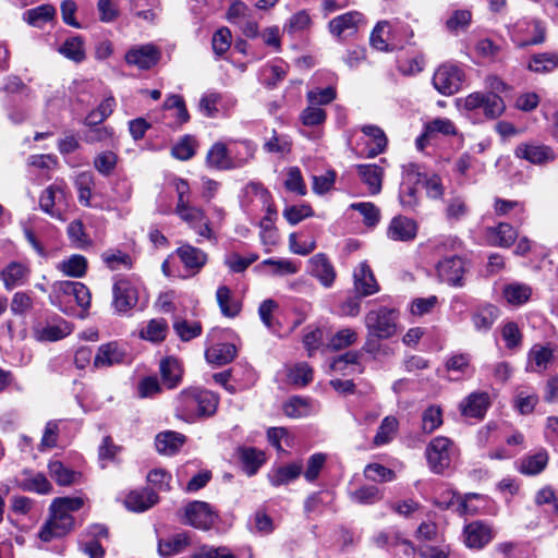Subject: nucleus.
<instances>
[{"mask_svg":"<svg viewBox=\"0 0 558 558\" xmlns=\"http://www.w3.org/2000/svg\"><path fill=\"white\" fill-rule=\"evenodd\" d=\"M284 187L299 196H305L307 193L306 184L303 180L301 170L298 167H290L286 171Z\"/></svg>","mask_w":558,"mask_h":558,"instance_id":"56","label":"nucleus"},{"mask_svg":"<svg viewBox=\"0 0 558 558\" xmlns=\"http://www.w3.org/2000/svg\"><path fill=\"white\" fill-rule=\"evenodd\" d=\"M68 236L74 247L86 250L93 245V241L85 232L84 225L81 220H73L66 228Z\"/></svg>","mask_w":558,"mask_h":558,"instance_id":"53","label":"nucleus"},{"mask_svg":"<svg viewBox=\"0 0 558 558\" xmlns=\"http://www.w3.org/2000/svg\"><path fill=\"white\" fill-rule=\"evenodd\" d=\"M354 290L360 296H368L379 291V284L366 262L360 263L353 270Z\"/></svg>","mask_w":558,"mask_h":558,"instance_id":"18","label":"nucleus"},{"mask_svg":"<svg viewBox=\"0 0 558 558\" xmlns=\"http://www.w3.org/2000/svg\"><path fill=\"white\" fill-rule=\"evenodd\" d=\"M365 24L364 15L359 11H350L329 21L330 34L339 39L354 35Z\"/></svg>","mask_w":558,"mask_h":558,"instance_id":"12","label":"nucleus"},{"mask_svg":"<svg viewBox=\"0 0 558 558\" xmlns=\"http://www.w3.org/2000/svg\"><path fill=\"white\" fill-rule=\"evenodd\" d=\"M282 216L291 226H295L305 218L314 216V210L308 204L287 206Z\"/></svg>","mask_w":558,"mask_h":558,"instance_id":"59","label":"nucleus"},{"mask_svg":"<svg viewBox=\"0 0 558 558\" xmlns=\"http://www.w3.org/2000/svg\"><path fill=\"white\" fill-rule=\"evenodd\" d=\"M160 58L159 50L153 45H143L131 48L125 54L128 64L141 70H148L157 64Z\"/></svg>","mask_w":558,"mask_h":558,"instance_id":"19","label":"nucleus"},{"mask_svg":"<svg viewBox=\"0 0 558 558\" xmlns=\"http://www.w3.org/2000/svg\"><path fill=\"white\" fill-rule=\"evenodd\" d=\"M216 298L221 313L225 316L234 317L240 313L241 304L233 299L232 292L228 287H219L217 289Z\"/></svg>","mask_w":558,"mask_h":558,"instance_id":"48","label":"nucleus"},{"mask_svg":"<svg viewBox=\"0 0 558 558\" xmlns=\"http://www.w3.org/2000/svg\"><path fill=\"white\" fill-rule=\"evenodd\" d=\"M190 558H238L230 548L220 546H202Z\"/></svg>","mask_w":558,"mask_h":558,"instance_id":"64","label":"nucleus"},{"mask_svg":"<svg viewBox=\"0 0 558 558\" xmlns=\"http://www.w3.org/2000/svg\"><path fill=\"white\" fill-rule=\"evenodd\" d=\"M472 356L466 352H453L445 362V369L449 374L451 380L469 378L474 374L472 366Z\"/></svg>","mask_w":558,"mask_h":558,"instance_id":"17","label":"nucleus"},{"mask_svg":"<svg viewBox=\"0 0 558 558\" xmlns=\"http://www.w3.org/2000/svg\"><path fill=\"white\" fill-rule=\"evenodd\" d=\"M458 106L466 111L483 109L488 119H496L505 111V102L499 95L494 93L475 92L457 100Z\"/></svg>","mask_w":558,"mask_h":558,"instance_id":"5","label":"nucleus"},{"mask_svg":"<svg viewBox=\"0 0 558 558\" xmlns=\"http://www.w3.org/2000/svg\"><path fill=\"white\" fill-rule=\"evenodd\" d=\"M57 268L65 276L82 278L87 270V259L80 254H73L69 258L61 260Z\"/></svg>","mask_w":558,"mask_h":558,"instance_id":"42","label":"nucleus"},{"mask_svg":"<svg viewBox=\"0 0 558 558\" xmlns=\"http://www.w3.org/2000/svg\"><path fill=\"white\" fill-rule=\"evenodd\" d=\"M236 355V349L231 343H219L208 348L205 356L208 363L225 365L230 363Z\"/></svg>","mask_w":558,"mask_h":558,"instance_id":"40","label":"nucleus"},{"mask_svg":"<svg viewBox=\"0 0 558 558\" xmlns=\"http://www.w3.org/2000/svg\"><path fill=\"white\" fill-rule=\"evenodd\" d=\"M93 183V174L88 171L80 173L75 179V187L77 190L78 201L85 206H89Z\"/></svg>","mask_w":558,"mask_h":558,"instance_id":"60","label":"nucleus"},{"mask_svg":"<svg viewBox=\"0 0 558 558\" xmlns=\"http://www.w3.org/2000/svg\"><path fill=\"white\" fill-rule=\"evenodd\" d=\"M532 288L522 282H511L504 287L502 296L512 306H520L526 303L532 296Z\"/></svg>","mask_w":558,"mask_h":558,"instance_id":"34","label":"nucleus"},{"mask_svg":"<svg viewBox=\"0 0 558 558\" xmlns=\"http://www.w3.org/2000/svg\"><path fill=\"white\" fill-rule=\"evenodd\" d=\"M233 169L247 165L255 155L256 147L250 141L234 143L230 148Z\"/></svg>","mask_w":558,"mask_h":558,"instance_id":"39","label":"nucleus"},{"mask_svg":"<svg viewBox=\"0 0 558 558\" xmlns=\"http://www.w3.org/2000/svg\"><path fill=\"white\" fill-rule=\"evenodd\" d=\"M445 204V217L450 222L460 221L469 215L470 209L462 195L451 194Z\"/></svg>","mask_w":558,"mask_h":558,"instance_id":"38","label":"nucleus"},{"mask_svg":"<svg viewBox=\"0 0 558 558\" xmlns=\"http://www.w3.org/2000/svg\"><path fill=\"white\" fill-rule=\"evenodd\" d=\"M251 187L255 191L256 195L259 196L266 208V215L262 219L259 227L260 229H266L268 232H272V229H275L274 223L277 216V211L271 204V196L269 192L259 184H251Z\"/></svg>","mask_w":558,"mask_h":558,"instance_id":"41","label":"nucleus"},{"mask_svg":"<svg viewBox=\"0 0 558 558\" xmlns=\"http://www.w3.org/2000/svg\"><path fill=\"white\" fill-rule=\"evenodd\" d=\"M554 361V350L549 344L535 343L527 352L525 372L543 375Z\"/></svg>","mask_w":558,"mask_h":558,"instance_id":"13","label":"nucleus"},{"mask_svg":"<svg viewBox=\"0 0 558 558\" xmlns=\"http://www.w3.org/2000/svg\"><path fill=\"white\" fill-rule=\"evenodd\" d=\"M58 52L75 63H81L86 59L85 41L78 35L71 36L58 48Z\"/></svg>","mask_w":558,"mask_h":558,"instance_id":"36","label":"nucleus"},{"mask_svg":"<svg viewBox=\"0 0 558 558\" xmlns=\"http://www.w3.org/2000/svg\"><path fill=\"white\" fill-rule=\"evenodd\" d=\"M289 65L283 60L280 59H277L274 62L266 64L262 69V76L264 83L269 87L276 86L286 77Z\"/></svg>","mask_w":558,"mask_h":558,"instance_id":"44","label":"nucleus"},{"mask_svg":"<svg viewBox=\"0 0 558 558\" xmlns=\"http://www.w3.org/2000/svg\"><path fill=\"white\" fill-rule=\"evenodd\" d=\"M442 424V411L438 405H429L422 414V428L429 434Z\"/></svg>","mask_w":558,"mask_h":558,"instance_id":"62","label":"nucleus"},{"mask_svg":"<svg viewBox=\"0 0 558 558\" xmlns=\"http://www.w3.org/2000/svg\"><path fill=\"white\" fill-rule=\"evenodd\" d=\"M398 312L387 306L368 311L364 318L366 337L392 338L398 331Z\"/></svg>","mask_w":558,"mask_h":558,"instance_id":"4","label":"nucleus"},{"mask_svg":"<svg viewBox=\"0 0 558 558\" xmlns=\"http://www.w3.org/2000/svg\"><path fill=\"white\" fill-rule=\"evenodd\" d=\"M287 377L290 384L304 387L313 380V369L307 363L300 362L288 368Z\"/></svg>","mask_w":558,"mask_h":558,"instance_id":"52","label":"nucleus"},{"mask_svg":"<svg viewBox=\"0 0 558 558\" xmlns=\"http://www.w3.org/2000/svg\"><path fill=\"white\" fill-rule=\"evenodd\" d=\"M512 41L520 48L545 41V27L536 20H520L509 26Z\"/></svg>","mask_w":558,"mask_h":558,"instance_id":"7","label":"nucleus"},{"mask_svg":"<svg viewBox=\"0 0 558 558\" xmlns=\"http://www.w3.org/2000/svg\"><path fill=\"white\" fill-rule=\"evenodd\" d=\"M28 275L29 269L20 263H11L1 271V278L7 290L24 284Z\"/></svg>","mask_w":558,"mask_h":558,"instance_id":"37","label":"nucleus"},{"mask_svg":"<svg viewBox=\"0 0 558 558\" xmlns=\"http://www.w3.org/2000/svg\"><path fill=\"white\" fill-rule=\"evenodd\" d=\"M436 269L441 281L452 287L464 286L463 276L466 271V265L461 257L444 258L438 262Z\"/></svg>","mask_w":558,"mask_h":558,"instance_id":"14","label":"nucleus"},{"mask_svg":"<svg viewBox=\"0 0 558 558\" xmlns=\"http://www.w3.org/2000/svg\"><path fill=\"white\" fill-rule=\"evenodd\" d=\"M417 223L405 216H396L387 228V236L392 241L409 242L416 238Z\"/></svg>","mask_w":558,"mask_h":558,"instance_id":"20","label":"nucleus"},{"mask_svg":"<svg viewBox=\"0 0 558 558\" xmlns=\"http://www.w3.org/2000/svg\"><path fill=\"white\" fill-rule=\"evenodd\" d=\"M218 396L199 388L183 390L179 397V417L192 423L199 417L213 415L218 407Z\"/></svg>","mask_w":558,"mask_h":558,"instance_id":"2","label":"nucleus"},{"mask_svg":"<svg viewBox=\"0 0 558 558\" xmlns=\"http://www.w3.org/2000/svg\"><path fill=\"white\" fill-rule=\"evenodd\" d=\"M225 108V95L216 90H207L198 101V110L206 118H216Z\"/></svg>","mask_w":558,"mask_h":558,"instance_id":"30","label":"nucleus"},{"mask_svg":"<svg viewBox=\"0 0 558 558\" xmlns=\"http://www.w3.org/2000/svg\"><path fill=\"white\" fill-rule=\"evenodd\" d=\"M50 476L61 486L75 483L78 474L63 465L60 461H51L48 465Z\"/></svg>","mask_w":558,"mask_h":558,"instance_id":"57","label":"nucleus"},{"mask_svg":"<svg viewBox=\"0 0 558 558\" xmlns=\"http://www.w3.org/2000/svg\"><path fill=\"white\" fill-rule=\"evenodd\" d=\"M177 216L198 236L204 239H210L213 236L209 220L201 207L194 204L184 206L177 205Z\"/></svg>","mask_w":558,"mask_h":558,"instance_id":"10","label":"nucleus"},{"mask_svg":"<svg viewBox=\"0 0 558 558\" xmlns=\"http://www.w3.org/2000/svg\"><path fill=\"white\" fill-rule=\"evenodd\" d=\"M94 168L102 175L109 177L118 163V156L111 150L99 153L94 159Z\"/></svg>","mask_w":558,"mask_h":558,"instance_id":"58","label":"nucleus"},{"mask_svg":"<svg viewBox=\"0 0 558 558\" xmlns=\"http://www.w3.org/2000/svg\"><path fill=\"white\" fill-rule=\"evenodd\" d=\"M252 14V10L243 1L234 0L227 10L226 20L229 23L239 26Z\"/></svg>","mask_w":558,"mask_h":558,"instance_id":"61","label":"nucleus"},{"mask_svg":"<svg viewBox=\"0 0 558 558\" xmlns=\"http://www.w3.org/2000/svg\"><path fill=\"white\" fill-rule=\"evenodd\" d=\"M386 339L387 338L366 337L363 350L374 359L391 356L395 354L393 348L390 344L381 342V340Z\"/></svg>","mask_w":558,"mask_h":558,"instance_id":"55","label":"nucleus"},{"mask_svg":"<svg viewBox=\"0 0 558 558\" xmlns=\"http://www.w3.org/2000/svg\"><path fill=\"white\" fill-rule=\"evenodd\" d=\"M361 130L363 134L368 137L365 156L373 158L381 154L387 146V137L384 131L376 125H364Z\"/></svg>","mask_w":558,"mask_h":558,"instance_id":"29","label":"nucleus"},{"mask_svg":"<svg viewBox=\"0 0 558 558\" xmlns=\"http://www.w3.org/2000/svg\"><path fill=\"white\" fill-rule=\"evenodd\" d=\"M308 269L310 274L317 278L324 287L329 288L332 286L336 279V271L325 254L318 253L311 257L308 260Z\"/></svg>","mask_w":558,"mask_h":558,"instance_id":"21","label":"nucleus"},{"mask_svg":"<svg viewBox=\"0 0 558 558\" xmlns=\"http://www.w3.org/2000/svg\"><path fill=\"white\" fill-rule=\"evenodd\" d=\"M487 238L492 245L500 247L511 246L518 238L515 229L507 222L487 229Z\"/></svg>","mask_w":558,"mask_h":558,"instance_id":"28","label":"nucleus"},{"mask_svg":"<svg viewBox=\"0 0 558 558\" xmlns=\"http://www.w3.org/2000/svg\"><path fill=\"white\" fill-rule=\"evenodd\" d=\"M283 412L289 417L299 418L308 415L311 407L306 399L294 397L284 403Z\"/></svg>","mask_w":558,"mask_h":558,"instance_id":"63","label":"nucleus"},{"mask_svg":"<svg viewBox=\"0 0 558 558\" xmlns=\"http://www.w3.org/2000/svg\"><path fill=\"white\" fill-rule=\"evenodd\" d=\"M391 39V26L387 21H380L374 27L369 41L372 47L379 51H389Z\"/></svg>","mask_w":558,"mask_h":558,"instance_id":"46","label":"nucleus"},{"mask_svg":"<svg viewBox=\"0 0 558 558\" xmlns=\"http://www.w3.org/2000/svg\"><path fill=\"white\" fill-rule=\"evenodd\" d=\"M112 305L118 313L129 312L138 301L137 288L128 279L116 280L112 287Z\"/></svg>","mask_w":558,"mask_h":558,"instance_id":"11","label":"nucleus"},{"mask_svg":"<svg viewBox=\"0 0 558 558\" xmlns=\"http://www.w3.org/2000/svg\"><path fill=\"white\" fill-rule=\"evenodd\" d=\"M56 10L50 4H43L35 9H31L24 12L23 19L29 25L35 27H41L45 23L51 21L54 17Z\"/></svg>","mask_w":558,"mask_h":558,"instance_id":"50","label":"nucleus"},{"mask_svg":"<svg viewBox=\"0 0 558 558\" xmlns=\"http://www.w3.org/2000/svg\"><path fill=\"white\" fill-rule=\"evenodd\" d=\"M71 192L63 179H57L40 194L39 208L51 218L64 221V214L69 208Z\"/></svg>","mask_w":558,"mask_h":558,"instance_id":"3","label":"nucleus"},{"mask_svg":"<svg viewBox=\"0 0 558 558\" xmlns=\"http://www.w3.org/2000/svg\"><path fill=\"white\" fill-rule=\"evenodd\" d=\"M158 502L156 493L149 488L132 490L124 500L125 507L135 512H143Z\"/></svg>","mask_w":558,"mask_h":558,"instance_id":"24","label":"nucleus"},{"mask_svg":"<svg viewBox=\"0 0 558 558\" xmlns=\"http://www.w3.org/2000/svg\"><path fill=\"white\" fill-rule=\"evenodd\" d=\"M399 422L395 416H386L378 427L374 437L375 446H383L390 442L397 434Z\"/></svg>","mask_w":558,"mask_h":558,"instance_id":"54","label":"nucleus"},{"mask_svg":"<svg viewBox=\"0 0 558 558\" xmlns=\"http://www.w3.org/2000/svg\"><path fill=\"white\" fill-rule=\"evenodd\" d=\"M184 519L189 525L207 531L214 526L218 514L208 502L195 500L186 505Z\"/></svg>","mask_w":558,"mask_h":558,"instance_id":"9","label":"nucleus"},{"mask_svg":"<svg viewBox=\"0 0 558 558\" xmlns=\"http://www.w3.org/2000/svg\"><path fill=\"white\" fill-rule=\"evenodd\" d=\"M527 68L530 71L535 73H548L558 68V53L557 52H544L534 54Z\"/></svg>","mask_w":558,"mask_h":558,"instance_id":"47","label":"nucleus"},{"mask_svg":"<svg viewBox=\"0 0 558 558\" xmlns=\"http://www.w3.org/2000/svg\"><path fill=\"white\" fill-rule=\"evenodd\" d=\"M259 267H268L271 276H288L296 274L299 264L288 258H268L260 263Z\"/></svg>","mask_w":558,"mask_h":558,"instance_id":"49","label":"nucleus"},{"mask_svg":"<svg viewBox=\"0 0 558 558\" xmlns=\"http://www.w3.org/2000/svg\"><path fill=\"white\" fill-rule=\"evenodd\" d=\"M125 352L118 342H108L101 344L94 357V366L96 368L110 367L121 364L124 361Z\"/></svg>","mask_w":558,"mask_h":558,"instance_id":"22","label":"nucleus"},{"mask_svg":"<svg viewBox=\"0 0 558 558\" xmlns=\"http://www.w3.org/2000/svg\"><path fill=\"white\" fill-rule=\"evenodd\" d=\"M425 453L430 470L440 474L450 466L456 456V447L449 438L438 436L430 440Z\"/></svg>","mask_w":558,"mask_h":558,"instance_id":"6","label":"nucleus"},{"mask_svg":"<svg viewBox=\"0 0 558 558\" xmlns=\"http://www.w3.org/2000/svg\"><path fill=\"white\" fill-rule=\"evenodd\" d=\"M72 331L70 325L66 322L59 324H47L37 325L34 327V337L36 340L45 341H58L70 335Z\"/></svg>","mask_w":558,"mask_h":558,"instance_id":"25","label":"nucleus"},{"mask_svg":"<svg viewBox=\"0 0 558 558\" xmlns=\"http://www.w3.org/2000/svg\"><path fill=\"white\" fill-rule=\"evenodd\" d=\"M356 171L371 194L376 195L381 190L384 170L377 165H357Z\"/></svg>","mask_w":558,"mask_h":558,"instance_id":"32","label":"nucleus"},{"mask_svg":"<svg viewBox=\"0 0 558 558\" xmlns=\"http://www.w3.org/2000/svg\"><path fill=\"white\" fill-rule=\"evenodd\" d=\"M548 460V452L541 449L533 454L523 457L519 463V471L525 475H537L545 470Z\"/></svg>","mask_w":558,"mask_h":558,"instance_id":"35","label":"nucleus"},{"mask_svg":"<svg viewBox=\"0 0 558 558\" xmlns=\"http://www.w3.org/2000/svg\"><path fill=\"white\" fill-rule=\"evenodd\" d=\"M463 536L468 547L481 549L494 538L495 532L489 524L474 521L464 526Z\"/></svg>","mask_w":558,"mask_h":558,"instance_id":"16","label":"nucleus"},{"mask_svg":"<svg viewBox=\"0 0 558 558\" xmlns=\"http://www.w3.org/2000/svg\"><path fill=\"white\" fill-rule=\"evenodd\" d=\"M464 78L465 74L461 66L447 62L435 71L433 85L442 95H453L460 90Z\"/></svg>","mask_w":558,"mask_h":558,"instance_id":"8","label":"nucleus"},{"mask_svg":"<svg viewBox=\"0 0 558 558\" xmlns=\"http://www.w3.org/2000/svg\"><path fill=\"white\" fill-rule=\"evenodd\" d=\"M498 317V308L494 305H485L472 315V322L477 331H488Z\"/></svg>","mask_w":558,"mask_h":558,"instance_id":"45","label":"nucleus"},{"mask_svg":"<svg viewBox=\"0 0 558 558\" xmlns=\"http://www.w3.org/2000/svg\"><path fill=\"white\" fill-rule=\"evenodd\" d=\"M302 470L303 465L300 462L277 466L269 471L268 480L275 487L286 485L296 480L302 473Z\"/></svg>","mask_w":558,"mask_h":558,"instance_id":"26","label":"nucleus"},{"mask_svg":"<svg viewBox=\"0 0 558 558\" xmlns=\"http://www.w3.org/2000/svg\"><path fill=\"white\" fill-rule=\"evenodd\" d=\"M489 407V396L487 392L476 391L469 395L461 403L460 411L462 415L469 417L482 418Z\"/></svg>","mask_w":558,"mask_h":558,"instance_id":"23","label":"nucleus"},{"mask_svg":"<svg viewBox=\"0 0 558 558\" xmlns=\"http://www.w3.org/2000/svg\"><path fill=\"white\" fill-rule=\"evenodd\" d=\"M240 459L244 472L252 476L265 462V453L256 448L246 447L240 450Z\"/></svg>","mask_w":558,"mask_h":558,"instance_id":"43","label":"nucleus"},{"mask_svg":"<svg viewBox=\"0 0 558 558\" xmlns=\"http://www.w3.org/2000/svg\"><path fill=\"white\" fill-rule=\"evenodd\" d=\"M418 168L416 165H409L404 168L408 177L411 174L417 175V182H421L426 190V194L429 198L439 199L444 195V185L441 179L437 174L424 175L417 171Z\"/></svg>","mask_w":558,"mask_h":558,"instance_id":"27","label":"nucleus"},{"mask_svg":"<svg viewBox=\"0 0 558 558\" xmlns=\"http://www.w3.org/2000/svg\"><path fill=\"white\" fill-rule=\"evenodd\" d=\"M177 256L180 258L185 270V274L182 275L183 278H189L198 274L207 263V254L201 248L190 244H182L178 247Z\"/></svg>","mask_w":558,"mask_h":558,"instance_id":"15","label":"nucleus"},{"mask_svg":"<svg viewBox=\"0 0 558 558\" xmlns=\"http://www.w3.org/2000/svg\"><path fill=\"white\" fill-rule=\"evenodd\" d=\"M168 325L165 319H151L146 327L140 330V338L157 343L166 339Z\"/></svg>","mask_w":558,"mask_h":558,"instance_id":"51","label":"nucleus"},{"mask_svg":"<svg viewBox=\"0 0 558 558\" xmlns=\"http://www.w3.org/2000/svg\"><path fill=\"white\" fill-rule=\"evenodd\" d=\"M84 505L81 497H59L50 505V518L39 532V538L50 542L53 538L66 535L74 526V519L71 514L80 510Z\"/></svg>","mask_w":558,"mask_h":558,"instance_id":"1","label":"nucleus"},{"mask_svg":"<svg viewBox=\"0 0 558 558\" xmlns=\"http://www.w3.org/2000/svg\"><path fill=\"white\" fill-rule=\"evenodd\" d=\"M207 166L218 170L233 169L229 148L223 143H215L206 156Z\"/></svg>","mask_w":558,"mask_h":558,"instance_id":"33","label":"nucleus"},{"mask_svg":"<svg viewBox=\"0 0 558 558\" xmlns=\"http://www.w3.org/2000/svg\"><path fill=\"white\" fill-rule=\"evenodd\" d=\"M515 155L532 163H542L554 159L549 147L534 144H521L515 148Z\"/></svg>","mask_w":558,"mask_h":558,"instance_id":"31","label":"nucleus"}]
</instances>
